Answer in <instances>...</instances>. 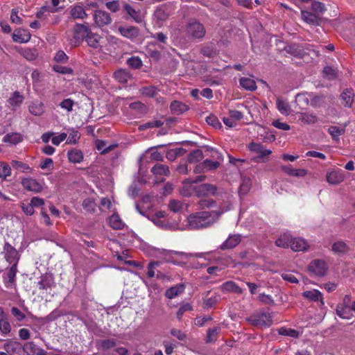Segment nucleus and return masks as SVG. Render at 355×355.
Here are the masks:
<instances>
[{"label":"nucleus","instance_id":"nucleus-60","mask_svg":"<svg viewBox=\"0 0 355 355\" xmlns=\"http://www.w3.org/2000/svg\"><path fill=\"white\" fill-rule=\"evenodd\" d=\"M17 263H12L7 274L8 282L11 284L14 283L15 280V277L17 272Z\"/></svg>","mask_w":355,"mask_h":355},{"label":"nucleus","instance_id":"nucleus-23","mask_svg":"<svg viewBox=\"0 0 355 355\" xmlns=\"http://www.w3.org/2000/svg\"><path fill=\"white\" fill-rule=\"evenodd\" d=\"M70 15L74 19H84L87 17L85 8L80 5H75L71 8Z\"/></svg>","mask_w":355,"mask_h":355},{"label":"nucleus","instance_id":"nucleus-28","mask_svg":"<svg viewBox=\"0 0 355 355\" xmlns=\"http://www.w3.org/2000/svg\"><path fill=\"white\" fill-rule=\"evenodd\" d=\"M301 15L303 20L307 24L312 25H319L320 18L316 14L306 10H302Z\"/></svg>","mask_w":355,"mask_h":355},{"label":"nucleus","instance_id":"nucleus-10","mask_svg":"<svg viewBox=\"0 0 355 355\" xmlns=\"http://www.w3.org/2000/svg\"><path fill=\"white\" fill-rule=\"evenodd\" d=\"M93 19L94 24L98 27H103L110 24L112 22V17L110 15L101 10H96L93 14Z\"/></svg>","mask_w":355,"mask_h":355},{"label":"nucleus","instance_id":"nucleus-44","mask_svg":"<svg viewBox=\"0 0 355 355\" xmlns=\"http://www.w3.org/2000/svg\"><path fill=\"white\" fill-rule=\"evenodd\" d=\"M53 284V279L51 277L48 275H42L40 277V280L38 282V286L40 289L47 290L51 288Z\"/></svg>","mask_w":355,"mask_h":355},{"label":"nucleus","instance_id":"nucleus-8","mask_svg":"<svg viewBox=\"0 0 355 355\" xmlns=\"http://www.w3.org/2000/svg\"><path fill=\"white\" fill-rule=\"evenodd\" d=\"M88 31L87 26L76 24L73 28V38L71 40V43L74 46L78 45L83 38L86 37Z\"/></svg>","mask_w":355,"mask_h":355},{"label":"nucleus","instance_id":"nucleus-42","mask_svg":"<svg viewBox=\"0 0 355 355\" xmlns=\"http://www.w3.org/2000/svg\"><path fill=\"white\" fill-rule=\"evenodd\" d=\"M276 104H277V107L279 112L282 114H283L284 116L289 115V114L291 112V107L286 101H283L280 98H277Z\"/></svg>","mask_w":355,"mask_h":355},{"label":"nucleus","instance_id":"nucleus-62","mask_svg":"<svg viewBox=\"0 0 355 355\" xmlns=\"http://www.w3.org/2000/svg\"><path fill=\"white\" fill-rule=\"evenodd\" d=\"M192 310H193L192 306L189 303H186L179 308V309L176 313L177 318L179 320H180L186 311H190Z\"/></svg>","mask_w":355,"mask_h":355},{"label":"nucleus","instance_id":"nucleus-34","mask_svg":"<svg viewBox=\"0 0 355 355\" xmlns=\"http://www.w3.org/2000/svg\"><path fill=\"white\" fill-rule=\"evenodd\" d=\"M107 221L110 226L114 230H121L124 227V223L116 214L112 215L107 219Z\"/></svg>","mask_w":355,"mask_h":355},{"label":"nucleus","instance_id":"nucleus-24","mask_svg":"<svg viewBox=\"0 0 355 355\" xmlns=\"http://www.w3.org/2000/svg\"><path fill=\"white\" fill-rule=\"evenodd\" d=\"M168 207L174 213H181L187 209L188 205L180 200H171L169 202Z\"/></svg>","mask_w":355,"mask_h":355},{"label":"nucleus","instance_id":"nucleus-16","mask_svg":"<svg viewBox=\"0 0 355 355\" xmlns=\"http://www.w3.org/2000/svg\"><path fill=\"white\" fill-rule=\"evenodd\" d=\"M151 172L153 175L159 180V181H163L164 177H167L170 174V171L168 167L166 165L162 164H155L152 168Z\"/></svg>","mask_w":355,"mask_h":355},{"label":"nucleus","instance_id":"nucleus-51","mask_svg":"<svg viewBox=\"0 0 355 355\" xmlns=\"http://www.w3.org/2000/svg\"><path fill=\"white\" fill-rule=\"evenodd\" d=\"M116 340L114 338L104 339L99 341L101 347L103 350H108L116 345Z\"/></svg>","mask_w":355,"mask_h":355},{"label":"nucleus","instance_id":"nucleus-63","mask_svg":"<svg viewBox=\"0 0 355 355\" xmlns=\"http://www.w3.org/2000/svg\"><path fill=\"white\" fill-rule=\"evenodd\" d=\"M311 94L303 93L296 96V101L299 103H304L305 105L310 104Z\"/></svg>","mask_w":355,"mask_h":355},{"label":"nucleus","instance_id":"nucleus-41","mask_svg":"<svg viewBox=\"0 0 355 355\" xmlns=\"http://www.w3.org/2000/svg\"><path fill=\"white\" fill-rule=\"evenodd\" d=\"M299 120L305 124H314L318 121V117L313 113H301Z\"/></svg>","mask_w":355,"mask_h":355},{"label":"nucleus","instance_id":"nucleus-22","mask_svg":"<svg viewBox=\"0 0 355 355\" xmlns=\"http://www.w3.org/2000/svg\"><path fill=\"white\" fill-rule=\"evenodd\" d=\"M291 248L295 252L304 251L309 248L306 241L302 238H293Z\"/></svg>","mask_w":355,"mask_h":355},{"label":"nucleus","instance_id":"nucleus-25","mask_svg":"<svg viewBox=\"0 0 355 355\" xmlns=\"http://www.w3.org/2000/svg\"><path fill=\"white\" fill-rule=\"evenodd\" d=\"M220 289L223 292H232L237 294H241L243 293V289L232 281L223 283L220 286Z\"/></svg>","mask_w":355,"mask_h":355},{"label":"nucleus","instance_id":"nucleus-1","mask_svg":"<svg viewBox=\"0 0 355 355\" xmlns=\"http://www.w3.org/2000/svg\"><path fill=\"white\" fill-rule=\"evenodd\" d=\"M232 205L229 203L225 208H221L219 211H201L190 215L187 218V227L190 230L207 227L216 223L220 216L232 209Z\"/></svg>","mask_w":355,"mask_h":355},{"label":"nucleus","instance_id":"nucleus-19","mask_svg":"<svg viewBox=\"0 0 355 355\" xmlns=\"http://www.w3.org/2000/svg\"><path fill=\"white\" fill-rule=\"evenodd\" d=\"M150 220L157 227L164 229L169 228V225L166 219V214L164 211H158L154 214Z\"/></svg>","mask_w":355,"mask_h":355},{"label":"nucleus","instance_id":"nucleus-46","mask_svg":"<svg viewBox=\"0 0 355 355\" xmlns=\"http://www.w3.org/2000/svg\"><path fill=\"white\" fill-rule=\"evenodd\" d=\"M203 159V153L200 150H195L191 152L187 158L189 163H196L201 161Z\"/></svg>","mask_w":355,"mask_h":355},{"label":"nucleus","instance_id":"nucleus-33","mask_svg":"<svg viewBox=\"0 0 355 355\" xmlns=\"http://www.w3.org/2000/svg\"><path fill=\"white\" fill-rule=\"evenodd\" d=\"M302 296L313 302L321 301L323 304L322 293L318 290L313 289L304 291L302 293Z\"/></svg>","mask_w":355,"mask_h":355},{"label":"nucleus","instance_id":"nucleus-13","mask_svg":"<svg viewBox=\"0 0 355 355\" xmlns=\"http://www.w3.org/2000/svg\"><path fill=\"white\" fill-rule=\"evenodd\" d=\"M326 179L331 184H338L344 180L345 175L341 170L331 169L327 172Z\"/></svg>","mask_w":355,"mask_h":355},{"label":"nucleus","instance_id":"nucleus-3","mask_svg":"<svg viewBox=\"0 0 355 355\" xmlns=\"http://www.w3.org/2000/svg\"><path fill=\"white\" fill-rule=\"evenodd\" d=\"M206 179L205 175H199L193 180L187 179L182 182V187L180 189V193L183 196H191L193 194L196 195V187L195 183L202 182Z\"/></svg>","mask_w":355,"mask_h":355},{"label":"nucleus","instance_id":"nucleus-31","mask_svg":"<svg viewBox=\"0 0 355 355\" xmlns=\"http://www.w3.org/2000/svg\"><path fill=\"white\" fill-rule=\"evenodd\" d=\"M170 109L173 114H180L187 111L189 107L180 101H174L171 103Z\"/></svg>","mask_w":355,"mask_h":355},{"label":"nucleus","instance_id":"nucleus-11","mask_svg":"<svg viewBox=\"0 0 355 355\" xmlns=\"http://www.w3.org/2000/svg\"><path fill=\"white\" fill-rule=\"evenodd\" d=\"M3 253L6 260L10 263H17L19 254L17 250L10 243H6L3 246Z\"/></svg>","mask_w":355,"mask_h":355},{"label":"nucleus","instance_id":"nucleus-26","mask_svg":"<svg viewBox=\"0 0 355 355\" xmlns=\"http://www.w3.org/2000/svg\"><path fill=\"white\" fill-rule=\"evenodd\" d=\"M331 250L335 254L342 255L347 253L349 250V248L345 242L338 241L333 243Z\"/></svg>","mask_w":355,"mask_h":355},{"label":"nucleus","instance_id":"nucleus-5","mask_svg":"<svg viewBox=\"0 0 355 355\" xmlns=\"http://www.w3.org/2000/svg\"><path fill=\"white\" fill-rule=\"evenodd\" d=\"M170 16V12L164 5L155 8L153 12V20L155 26L162 27Z\"/></svg>","mask_w":355,"mask_h":355},{"label":"nucleus","instance_id":"nucleus-36","mask_svg":"<svg viewBox=\"0 0 355 355\" xmlns=\"http://www.w3.org/2000/svg\"><path fill=\"white\" fill-rule=\"evenodd\" d=\"M12 166L19 172L30 173H32L33 168L26 163L17 160L11 162Z\"/></svg>","mask_w":355,"mask_h":355},{"label":"nucleus","instance_id":"nucleus-14","mask_svg":"<svg viewBox=\"0 0 355 355\" xmlns=\"http://www.w3.org/2000/svg\"><path fill=\"white\" fill-rule=\"evenodd\" d=\"M123 9L126 13L137 23H141L145 17L144 14L141 13L139 9H135L131 5L125 3Z\"/></svg>","mask_w":355,"mask_h":355},{"label":"nucleus","instance_id":"nucleus-57","mask_svg":"<svg viewBox=\"0 0 355 355\" xmlns=\"http://www.w3.org/2000/svg\"><path fill=\"white\" fill-rule=\"evenodd\" d=\"M311 10L317 14H322L326 8L324 3L314 1L311 3Z\"/></svg>","mask_w":355,"mask_h":355},{"label":"nucleus","instance_id":"nucleus-61","mask_svg":"<svg viewBox=\"0 0 355 355\" xmlns=\"http://www.w3.org/2000/svg\"><path fill=\"white\" fill-rule=\"evenodd\" d=\"M208 150L210 151V157L212 158L211 159L214 161H220V164H221L223 161V155L213 148H209Z\"/></svg>","mask_w":355,"mask_h":355},{"label":"nucleus","instance_id":"nucleus-4","mask_svg":"<svg viewBox=\"0 0 355 355\" xmlns=\"http://www.w3.org/2000/svg\"><path fill=\"white\" fill-rule=\"evenodd\" d=\"M249 150L257 154L254 160L257 162H264L268 160V156L272 153V150L266 149L261 144L252 142L248 145Z\"/></svg>","mask_w":355,"mask_h":355},{"label":"nucleus","instance_id":"nucleus-43","mask_svg":"<svg viewBox=\"0 0 355 355\" xmlns=\"http://www.w3.org/2000/svg\"><path fill=\"white\" fill-rule=\"evenodd\" d=\"M22 140L21 136L19 133L13 132L7 134L3 139V141L6 143H9L12 145H16L21 142Z\"/></svg>","mask_w":355,"mask_h":355},{"label":"nucleus","instance_id":"nucleus-9","mask_svg":"<svg viewBox=\"0 0 355 355\" xmlns=\"http://www.w3.org/2000/svg\"><path fill=\"white\" fill-rule=\"evenodd\" d=\"M327 268L326 262L322 259H314L309 265V270L319 277L325 275Z\"/></svg>","mask_w":355,"mask_h":355},{"label":"nucleus","instance_id":"nucleus-7","mask_svg":"<svg viewBox=\"0 0 355 355\" xmlns=\"http://www.w3.org/2000/svg\"><path fill=\"white\" fill-rule=\"evenodd\" d=\"M186 31L187 34L193 38H202L206 33L204 25L196 20L188 23Z\"/></svg>","mask_w":355,"mask_h":355},{"label":"nucleus","instance_id":"nucleus-29","mask_svg":"<svg viewBox=\"0 0 355 355\" xmlns=\"http://www.w3.org/2000/svg\"><path fill=\"white\" fill-rule=\"evenodd\" d=\"M293 237L288 233H284L275 241V245L277 247L286 248L291 246Z\"/></svg>","mask_w":355,"mask_h":355},{"label":"nucleus","instance_id":"nucleus-15","mask_svg":"<svg viewBox=\"0 0 355 355\" xmlns=\"http://www.w3.org/2000/svg\"><path fill=\"white\" fill-rule=\"evenodd\" d=\"M217 191L215 185L211 184H202L196 187V196L198 197L214 195Z\"/></svg>","mask_w":355,"mask_h":355},{"label":"nucleus","instance_id":"nucleus-50","mask_svg":"<svg viewBox=\"0 0 355 355\" xmlns=\"http://www.w3.org/2000/svg\"><path fill=\"white\" fill-rule=\"evenodd\" d=\"M80 138V134L76 130L71 129L69 133L68 137H67L66 144H76Z\"/></svg>","mask_w":355,"mask_h":355},{"label":"nucleus","instance_id":"nucleus-53","mask_svg":"<svg viewBox=\"0 0 355 355\" xmlns=\"http://www.w3.org/2000/svg\"><path fill=\"white\" fill-rule=\"evenodd\" d=\"M83 207L87 211L92 213L95 211L96 203L92 198H86L83 202Z\"/></svg>","mask_w":355,"mask_h":355},{"label":"nucleus","instance_id":"nucleus-40","mask_svg":"<svg viewBox=\"0 0 355 355\" xmlns=\"http://www.w3.org/2000/svg\"><path fill=\"white\" fill-rule=\"evenodd\" d=\"M345 126L346 124L344 125L343 128H338L337 126H330L328 128V132L329 135L332 137V139L334 141H338L339 137L343 135L345 132Z\"/></svg>","mask_w":355,"mask_h":355},{"label":"nucleus","instance_id":"nucleus-20","mask_svg":"<svg viewBox=\"0 0 355 355\" xmlns=\"http://www.w3.org/2000/svg\"><path fill=\"white\" fill-rule=\"evenodd\" d=\"M118 30L122 36L131 40L136 38L139 34V29L135 26H120Z\"/></svg>","mask_w":355,"mask_h":355},{"label":"nucleus","instance_id":"nucleus-35","mask_svg":"<svg viewBox=\"0 0 355 355\" xmlns=\"http://www.w3.org/2000/svg\"><path fill=\"white\" fill-rule=\"evenodd\" d=\"M114 78L121 83H126L131 78L129 71L125 69H119L114 73Z\"/></svg>","mask_w":355,"mask_h":355},{"label":"nucleus","instance_id":"nucleus-37","mask_svg":"<svg viewBox=\"0 0 355 355\" xmlns=\"http://www.w3.org/2000/svg\"><path fill=\"white\" fill-rule=\"evenodd\" d=\"M29 112L35 115V116H40L44 112V105L40 101H34L32 102L29 107Z\"/></svg>","mask_w":355,"mask_h":355},{"label":"nucleus","instance_id":"nucleus-48","mask_svg":"<svg viewBox=\"0 0 355 355\" xmlns=\"http://www.w3.org/2000/svg\"><path fill=\"white\" fill-rule=\"evenodd\" d=\"M24 96L20 94L19 92L13 93L12 96L9 99L10 105L13 107L19 106L23 102Z\"/></svg>","mask_w":355,"mask_h":355},{"label":"nucleus","instance_id":"nucleus-2","mask_svg":"<svg viewBox=\"0 0 355 355\" xmlns=\"http://www.w3.org/2000/svg\"><path fill=\"white\" fill-rule=\"evenodd\" d=\"M272 315L270 313L259 312L248 318V321L253 326L259 328H268L272 324Z\"/></svg>","mask_w":355,"mask_h":355},{"label":"nucleus","instance_id":"nucleus-18","mask_svg":"<svg viewBox=\"0 0 355 355\" xmlns=\"http://www.w3.org/2000/svg\"><path fill=\"white\" fill-rule=\"evenodd\" d=\"M31 35L27 30L18 28L12 34V40L18 43H26L31 40Z\"/></svg>","mask_w":355,"mask_h":355},{"label":"nucleus","instance_id":"nucleus-47","mask_svg":"<svg viewBox=\"0 0 355 355\" xmlns=\"http://www.w3.org/2000/svg\"><path fill=\"white\" fill-rule=\"evenodd\" d=\"M11 175L10 166L4 162H0V178L6 180Z\"/></svg>","mask_w":355,"mask_h":355},{"label":"nucleus","instance_id":"nucleus-49","mask_svg":"<svg viewBox=\"0 0 355 355\" xmlns=\"http://www.w3.org/2000/svg\"><path fill=\"white\" fill-rule=\"evenodd\" d=\"M278 333L282 336H289L291 338H297L300 336V333L297 330L286 327L279 328L278 329Z\"/></svg>","mask_w":355,"mask_h":355},{"label":"nucleus","instance_id":"nucleus-21","mask_svg":"<svg viewBox=\"0 0 355 355\" xmlns=\"http://www.w3.org/2000/svg\"><path fill=\"white\" fill-rule=\"evenodd\" d=\"M67 157L70 162L73 164H78L83 160V152L77 148H72L67 152Z\"/></svg>","mask_w":355,"mask_h":355},{"label":"nucleus","instance_id":"nucleus-54","mask_svg":"<svg viewBox=\"0 0 355 355\" xmlns=\"http://www.w3.org/2000/svg\"><path fill=\"white\" fill-rule=\"evenodd\" d=\"M21 54L24 58L29 61H33L37 57L36 51L30 49H25L22 50Z\"/></svg>","mask_w":355,"mask_h":355},{"label":"nucleus","instance_id":"nucleus-55","mask_svg":"<svg viewBox=\"0 0 355 355\" xmlns=\"http://www.w3.org/2000/svg\"><path fill=\"white\" fill-rule=\"evenodd\" d=\"M11 331V326L8 318L0 319V331L3 334H8Z\"/></svg>","mask_w":355,"mask_h":355},{"label":"nucleus","instance_id":"nucleus-58","mask_svg":"<svg viewBox=\"0 0 355 355\" xmlns=\"http://www.w3.org/2000/svg\"><path fill=\"white\" fill-rule=\"evenodd\" d=\"M204 162H205V170L207 171H214L217 168H218L219 166L220 165V161H214L212 159H207L204 160Z\"/></svg>","mask_w":355,"mask_h":355},{"label":"nucleus","instance_id":"nucleus-52","mask_svg":"<svg viewBox=\"0 0 355 355\" xmlns=\"http://www.w3.org/2000/svg\"><path fill=\"white\" fill-rule=\"evenodd\" d=\"M139 92L142 95L154 97L157 94L158 89L154 86H148L141 88Z\"/></svg>","mask_w":355,"mask_h":355},{"label":"nucleus","instance_id":"nucleus-56","mask_svg":"<svg viewBox=\"0 0 355 355\" xmlns=\"http://www.w3.org/2000/svg\"><path fill=\"white\" fill-rule=\"evenodd\" d=\"M220 331V327H216L213 329H209L207 331V342L211 343L216 340L217 336Z\"/></svg>","mask_w":355,"mask_h":355},{"label":"nucleus","instance_id":"nucleus-38","mask_svg":"<svg viewBox=\"0 0 355 355\" xmlns=\"http://www.w3.org/2000/svg\"><path fill=\"white\" fill-rule=\"evenodd\" d=\"M240 85L245 89L254 91L257 89V85L255 81L251 78L248 77H242L240 78Z\"/></svg>","mask_w":355,"mask_h":355},{"label":"nucleus","instance_id":"nucleus-12","mask_svg":"<svg viewBox=\"0 0 355 355\" xmlns=\"http://www.w3.org/2000/svg\"><path fill=\"white\" fill-rule=\"evenodd\" d=\"M21 185L25 189L35 193L40 192L43 189V186L41 182L31 178L22 179Z\"/></svg>","mask_w":355,"mask_h":355},{"label":"nucleus","instance_id":"nucleus-27","mask_svg":"<svg viewBox=\"0 0 355 355\" xmlns=\"http://www.w3.org/2000/svg\"><path fill=\"white\" fill-rule=\"evenodd\" d=\"M85 40L89 46L96 49L100 46L101 37L98 34L93 33L89 30Z\"/></svg>","mask_w":355,"mask_h":355},{"label":"nucleus","instance_id":"nucleus-64","mask_svg":"<svg viewBox=\"0 0 355 355\" xmlns=\"http://www.w3.org/2000/svg\"><path fill=\"white\" fill-rule=\"evenodd\" d=\"M128 64L134 69H139L142 66V62L138 57H132L128 60Z\"/></svg>","mask_w":355,"mask_h":355},{"label":"nucleus","instance_id":"nucleus-59","mask_svg":"<svg viewBox=\"0 0 355 355\" xmlns=\"http://www.w3.org/2000/svg\"><path fill=\"white\" fill-rule=\"evenodd\" d=\"M324 103V97L322 96H313L311 94L310 99V105L313 107H320Z\"/></svg>","mask_w":355,"mask_h":355},{"label":"nucleus","instance_id":"nucleus-45","mask_svg":"<svg viewBox=\"0 0 355 355\" xmlns=\"http://www.w3.org/2000/svg\"><path fill=\"white\" fill-rule=\"evenodd\" d=\"M252 187V180L248 177H243L239 188V193L242 195L247 194Z\"/></svg>","mask_w":355,"mask_h":355},{"label":"nucleus","instance_id":"nucleus-39","mask_svg":"<svg viewBox=\"0 0 355 355\" xmlns=\"http://www.w3.org/2000/svg\"><path fill=\"white\" fill-rule=\"evenodd\" d=\"M184 287L182 284L176 285L166 290L165 295L168 299H173L183 293Z\"/></svg>","mask_w":355,"mask_h":355},{"label":"nucleus","instance_id":"nucleus-30","mask_svg":"<svg viewBox=\"0 0 355 355\" xmlns=\"http://www.w3.org/2000/svg\"><path fill=\"white\" fill-rule=\"evenodd\" d=\"M341 103L347 107H351L354 101V94L351 89H346L340 94Z\"/></svg>","mask_w":355,"mask_h":355},{"label":"nucleus","instance_id":"nucleus-17","mask_svg":"<svg viewBox=\"0 0 355 355\" xmlns=\"http://www.w3.org/2000/svg\"><path fill=\"white\" fill-rule=\"evenodd\" d=\"M242 236L239 234H230L221 244L220 248L223 250L235 248L241 241Z\"/></svg>","mask_w":355,"mask_h":355},{"label":"nucleus","instance_id":"nucleus-32","mask_svg":"<svg viewBox=\"0 0 355 355\" xmlns=\"http://www.w3.org/2000/svg\"><path fill=\"white\" fill-rule=\"evenodd\" d=\"M282 169L288 175L293 177H304L307 174L306 169H295L291 165L282 166Z\"/></svg>","mask_w":355,"mask_h":355},{"label":"nucleus","instance_id":"nucleus-6","mask_svg":"<svg viewBox=\"0 0 355 355\" xmlns=\"http://www.w3.org/2000/svg\"><path fill=\"white\" fill-rule=\"evenodd\" d=\"M350 298L345 295L343 302L337 304L336 313L338 317L345 320H350L353 318V313L349 306Z\"/></svg>","mask_w":355,"mask_h":355}]
</instances>
